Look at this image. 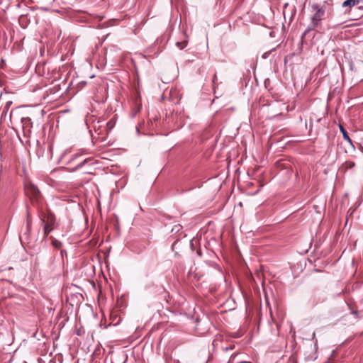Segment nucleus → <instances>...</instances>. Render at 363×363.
<instances>
[{
  "instance_id": "f8f14e48",
  "label": "nucleus",
  "mask_w": 363,
  "mask_h": 363,
  "mask_svg": "<svg viewBox=\"0 0 363 363\" xmlns=\"http://www.w3.org/2000/svg\"><path fill=\"white\" fill-rule=\"evenodd\" d=\"M274 50H269V51H267V52H265L263 55H262V58L263 59H267V57H269L270 53L273 51Z\"/></svg>"
},
{
  "instance_id": "7ed1b4c3",
  "label": "nucleus",
  "mask_w": 363,
  "mask_h": 363,
  "mask_svg": "<svg viewBox=\"0 0 363 363\" xmlns=\"http://www.w3.org/2000/svg\"><path fill=\"white\" fill-rule=\"evenodd\" d=\"M26 193L32 198L38 199L40 196V191L33 184H28L26 186Z\"/></svg>"
},
{
  "instance_id": "0eeeda50",
  "label": "nucleus",
  "mask_w": 363,
  "mask_h": 363,
  "mask_svg": "<svg viewBox=\"0 0 363 363\" xmlns=\"http://www.w3.org/2000/svg\"><path fill=\"white\" fill-rule=\"evenodd\" d=\"M340 129L342 133L344 139L345 140H347L348 143H350V144H352V140H351L350 138L349 137L347 131L344 129V128L342 125H340Z\"/></svg>"
},
{
  "instance_id": "423d86ee",
  "label": "nucleus",
  "mask_w": 363,
  "mask_h": 363,
  "mask_svg": "<svg viewBox=\"0 0 363 363\" xmlns=\"http://www.w3.org/2000/svg\"><path fill=\"white\" fill-rule=\"evenodd\" d=\"M87 153H88L87 151L85 150H79L77 152H76V153H74V154H73L72 155L71 162L77 160L82 156H83L84 155H86Z\"/></svg>"
},
{
  "instance_id": "20e7f679",
  "label": "nucleus",
  "mask_w": 363,
  "mask_h": 363,
  "mask_svg": "<svg viewBox=\"0 0 363 363\" xmlns=\"http://www.w3.org/2000/svg\"><path fill=\"white\" fill-rule=\"evenodd\" d=\"M361 0H346L342 4V8H346V11L350 12L351 9L359 4Z\"/></svg>"
},
{
  "instance_id": "9d476101",
  "label": "nucleus",
  "mask_w": 363,
  "mask_h": 363,
  "mask_svg": "<svg viewBox=\"0 0 363 363\" xmlns=\"http://www.w3.org/2000/svg\"><path fill=\"white\" fill-rule=\"evenodd\" d=\"M355 166V163L352 161H347L345 163V167L348 169H352Z\"/></svg>"
},
{
  "instance_id": "2eb2a0df",
  "label": "nucleus",
  "mask_w": 363,
  "mask_h": 363,
  "mask_svg": "<svg viewBox=\"0 0 363 363\" xmlns=\"http://www.w3.org/2000/svg\"><path fill=\"white\" fill-rule=\"evenodd\" d=\"M216 74H214L213 76V83L214 84L215 83V80L216 79Z\"/></svg>"
},
{
  "instance_id": "f3484780",
  "label": "nucleus",
  "mask_w": 363,
  "mask_h": 363,
  "mask_svg": "<svg viewBox=\"0 0 363 363\" xmlns=\"http://www.w3.org/2000/svg\"><path fill=\"white\" fill-rule=\"evenodd\" d=\"M353 313H354V314H355V315H357V311H355V312H354Z\"/></svg>"
},
{
  "instance_id": "1a4fd4ad",
  "label": "nucleus",
  "mask_w": 363,
  "mask_h": 363,
  "mask_svg": "<svg viewBox=\"0 0 363 363\" xmlns=\"http://www.w3.org/2000/svg\"><path fill=\"white\" fill-rule=\"evenodd\" d=\"M116 121L113 119H111L109 121L106 123V128L107 131H111L113 127L115 126Z\"/></svg>"
},
{
  "instance_id": "dca6fc26",
  "label": "nucleus",
  "mask_w": 363,
  "mask_h": 363,
  "mask_svg": "<svg viewBox=\"0 0 363 363\" xmlns=\"http://www.w3.org/2000/svg\"><path fill=\"white\" fill-rule=\"evenodd\" d=\"M240 363H251V362H241Z\"/></svg>"
},
{
  "instance_id": "9b49d317",
  "label": "nucleus",
  "mask_w": 363,
  "mask_h": 363,
  "mask_svg": "<svg viewBox=\"0 0 363 363\" xmlns=\"http://www.w3.org/2000/svg\"><path fill=\"white\" fill-rule=\"evenodd\" d=\"M31 219L30 218V214H29V212L27 211V228H28V230H30V227H31Z\"/></svg>"
},
{
  "instance_id": "ddd939ff",
  "label": "nucleus",
  "mask_w": 363,
  "mask_h": 363,
  "mask_svg": "<svg viewBox=\"0 0 363 363\" xmlns=\"http://www.w3.org/2000/svg\"><path fill=\"white\" fill-rule=\"evenodd\" d=\"M11 104H12V101H7L6 103V104H5V106H4V111L9 110V108H10Z\"/></svg>"
},
{
  "instance_id": "39448f33",
  "label": "nucleus",
  "mask_w": 363,
  "mask_h": 363,
  "mask_svg": "<svg viewBox=\"0 0 363 363\" xmlns=\"http://www.w3.org/2000/svg\"><path fill=\"white\" fill-rule=\"evenodd\" d=\"M21 123L23 128L24 133H26V131L30 132V128H32V121L30 118L29 117H23L21 118Z\"/></svg>"
},
{
  "instance_id": "6e6552de",
  "label": "nucleus",
  "mask_w": 363,
  "mask_h": 363,
  "mask_svg": "<svg viewBox=\"0 0 363 363\" xmlns=\"http://www.w3.org/2000/svg\"><path fill=\"white\" fill-rule=\"evenodd\" d=\"M89 160V158H85L83 160H80L79 162L77 164L76 167L72 169L75 170L77 169H79L82 167L83 165H84Z\"/></svg>"
},
{
  "instance_id": "4468645a",
  "label": "nucleus",
  "mask_w": 363,
  "mask_h": 363,
  "mask_svg": "<svg viewBox=\"0 0 363 363\" xmlns=\"http://www.w3.org/2000/svg\"><path fill=\"white\" fill-rule=\"evenodd\" d=\"M177 45L179 48L180 50H182L185 47V45H183V43L180 42H177Z\"/></svg>"
},
{
  "instance_id": "f257e3e1",
  "label": "nucleus",
  "mask_w": 363,
  "mask_h": 363,
  "mask_svg": "<svg viewBox=\"0 0 363 363\" xmlns=\"http://www.w3.org/2000/svg\"><path fill=\"white\" fill-rule=\"evenodd\" d=\"M311 9L313 13L311 16V23L308 24L307 28L303 33V37L305 36L310 31L315 30L320 26L321 21L325 17V15H330L333 11V1H325L323 4H313L311 6Z\"/></svg>"
},
{
  "instance_id": "f03ea898",
  "label": "nucleus",
  "mask_w": 363,
  "mask_h": 363,
  "mask_svg": "<svg viewBox=\"0 0 363 363\" xmlns=\"http://www.w3.org/2000/svg\"><path fill=\"white\" fill-rule=\"evenodd\" d=\"M41 220L44 223V239H46L48 234L54 228V225L55 224V216L52 213L49 212L45 216L41 217Z\"/></svg>"
}]
</instances>
